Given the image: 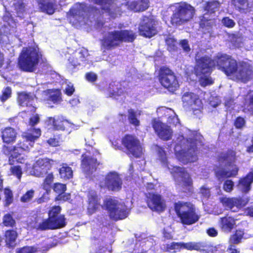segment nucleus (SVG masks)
I'll list each match as a JSON object with an SVG mask.
<instances>
[{"mask_svg":"<svg viewBox=\"0 0 253 253\" xmlns=\"http://www.w3.org/2000/svg\"><path fill=\"white\" fill-rule=\"evenodd\" d=\"M39 48L33 46L23 47L17 59V65L21 71L32 73L36 71L42 59Z\"/></svg>","mask_w":253,"mask_h":253,"instance_id":"1","label":"nucleus"},{"mask_svg":"<svg viewBox=\"0 0 253 253\" xmlns=\"http://www.w3.org/2000/svg\"><path fill=\"white\" fill-rule=\"evenodd\" d=\"M215 66L214 60L208 55H206L196 59L194 72L199 77L200 85L201 86L206 87L214 83V81L210 75Z\"/></svg>","mask_w":253,"mask_h":253,"instance_id":"2","label":"nucleus"},{"mask_svg":"<svg viewBox=\"0 0 253 253\" xmlns=\"http://www.w3.org/2000/svg\"><path fill=\"white\" fill-rule=\"evenodd\" d=\"M135 39L136 35L131 30H114L102 38L101 46L105 50H111L120 46L123 42H132Z\"/></svg>","mask_w":253,"mask_h":253,"instance_id":"3","label":"nucleus"},{"mask_svg":"<svg viewBox=\"0 0 253 253\" xmlns=\"http://www.w3.org/2000/svg\"><path fill=\"white\" fill-rule=\"evenodd\" d=\"M174 210L182 225H191L200 218L195 206L190 202L178 201L174 204Z\"/></svg>","mask_w":253,"mask_h":253,"instance_id":"4","label":"nucleus"},{"mask_svg":"<svg viewBox=\"0 0 253 253\" xmlns=\"http://www.w3.org/2000/svg\"><path fill=\"white\" fill-rule=\"evenodd\" d=\"M33 147L34 145L28 140L25 138H22L19 140L15 145H2L1 152L2 154L8 157V164L13 166L15 164V159L25 152H29Z\"/></svg>","mask_w":253,"mask_h":253,"instance_id":"5","label":"nucleus"},{"mask_svg":"<svg viewBox=\"0 0 253 253\" xmlns=\"http://www.w3.org/2000/svg\"><path fill=\"white\" fill-rule=\"evenodd\" d=\"M195 14V8L186 2H181L176 7L170 18L173 25H181L192 20Z\"/></svg>","mask_w":253,"mask_h":253,"instance_id":"6","label":"nucleus"},{"mask_svg":"<svg viewBox=\"0 0 253 253\" xmlns=\"http://www.w3.org/2000/svg\"><path fill=\"white\" fill-rule=\"evenodd\" d=\"M104 205L110 218L116 221L126 218L130 213V209L126 206L118 204L112 198L105 199Z\"/></svg>","mask_w":253,"mask_h":253,"instance_id":"7","label":"nucleus"},{"mask_svg":"<svg viewBox=\"0 0 253 253\" xmlns=\"http://www.w3.org/2000/svg\"><path fill=\"white\" fill-rule=\"evenodd\" d=\"M214 60L217 69L223 72L226 76L234 75L238 70V64L237 60L231 55L220 54L214 56Z\"/></svg>","mask_w":253,"mask_h":253,"instance_id":"8","label":"nucleus"},{"mask_svg":"<svg viewBox=\"0 0 253 253\" xmlns=\"http://www.w3.org/2000/svg\"><path fill=\"white\" fill-rule=\"evenodd\" d=\"M121 143L126 150V154L129 157L139 158L143 155L142 145L135 135H124L121 139Z\"/></svg>","mask_w":253,"mask_h":253,"instance_id":"9","label":"nucleus"},{"mask_svg":"<svg viewBox=\"0 0 253 253\" xmlns=\"http://www.w3.org/2000/svg\"><path fill=\"white\" fill-rule=\"evenodd\" d=\"M159 82L164 88L172 93L179 87L178 80L175 74L167 67L159 69Z\"/></svg>","mask_w":253,"mask_h":253,"instance_id":"10","label":"nucleus"},{"mask_svg":"<svg viewBox=\"0 0 253 253\" xmlns=\"http://www.w3.org/2000/svg\"><path fill=\"white\" fill-rule=\"evenodd\" d=\"M183 107L192 111L197 116L202 114L203 104L198 94L187 91L184 92L181 97Z\"/></svg>","mask_w":253,"mask_h":253,"instance_id":"11","label":"nucleus"},{"mask_svg":"<svg viewBox=\"0 0 253 253\" xmlns=\"http://www.w3.org/2000/svg\"><path fill=\"white\" fill-rule=\"evenodd\" d=\"M66 225L65 215L50 217L43 220L38 225L37 229L44 231L63 228Z\"/></svg>","mask_w":253,"mask_h":253,"instance_id":"12","label":"nucleus"},{"mask_svg":"<svg viewBox=\"0 0 253 253\" xmlns=\"http://www.w3.org/2000/svg\"><path fill=\"white\" fill-rule=\"evenodd\" d=\"M47 120L48 124L52 125V129L54 130L67 131L70 132L74 128V125L62 115L48 117Z\"/></svg>","mask_w":253,"mask_h":253,"instance_id":"13","label":"nucleus"},{"mask_svg":"<svg viewBox=\"0 0 253 253\" xmlns=\"http://www.w3.org/2000/svg\"><path fill=\"white\" fill-rule=\"evenodd\" d=\"M104 184L100 187L107 188L112 191H119L122 189V180L120 175L115 171L107 173L103 179Z\"/></svg>","mask_w":253,"mask_h":253,"instance_id":"14","label":"nucleus"},{"mask_svg":"<svg viewBox=\"0 0 253 253\" xmlns=\"http://www.w3.org/2000/svg\"><path fill=\"white\" fill-rule=\"evenodd\" d=\"M186 142L188 146L187 150H180L176 153L177 158L183 163L185 160H187V162L193 161L196 157L195 154L197 150L196 140L189 138L186 139Z\"/></svg>","mask_w":253,"mask_h":253,"instance_id":"15","label":"nucleus"},{"mask_svg":"<svg viewBox=\"0 0 253 253\" xmlns=\"http://www.w3.org/2000/svg\"><path fill=\"white\" fill-rule=\"evenodd\" d=\"M100 163L97 159L85 154L82 155L81 167L83 171L87 175H91L95 171Z\"/></svg>","mask_w":253,"mask_h":253,"instance_id":"16","label":"nucleus"},{"mask_svg":"<svg viewBox=\"0 0 253 253\" xmlns=\"http://www.w3.org/2000/svg\"><path fill=\"white\" fill-rule=\"evenodd\" d=\"M87 211L89 214L95 213L102 207L100 204V198L96 191H89L87 195Z\"/></svg>","mask_w":253,"mask_h":253,"instance_id":"17","label":"nucleus"},{"mask_svg":"<svg viewBox=\"0 0 253 253\" xmlns=\"http://www.w3.org/2000/svg\"><path fill=\"white\" fill-rule=\"evenodd\" d=\"M55 163V161L47 158H39L35 163V170L39 176H43L46 174L52 166Z\"/></svg>","mask_w":253,"mask_h":253,"instance_id":"18","label":"nucleus"},{"mask_svg":"<svg viewBox=\"0 0 253 253\" xmlns=\"http://www.w3.org/2000/svg\"><path fill=\"white\" fill-rule=\"evenodd\" d=\"M18 133L16 130L11 126H6L0 129V137L3 145H8L14 143L17 139Z\"/></svg>","mask_w":253,"mask_h":253,"instance_id":"19","label":"nucleus"},{"mask_svg":"<svg viewBox=\"0 0 253 253\" xmlns=\"http://www.w3.org/2000/svg\"><path fill=\"white\" fill-rule=\"evenodd\" d=\"M157 30L154 26L152 21L147 18L144 19L138 27L139 34L145 38H150L157 34Z\"/></svg>","mask_w":253,"mask_h":253,"instance_id":"20","label":"nucleus"},{"mask_svg":"<svg viewBox=\"0 0 253 253\" xmlns=\"http://www.w3.org/2000/svg\"><path fill=\"white\" fill-rule=\"evenodd\" d=\"M237 219L233 216L226 214L219 218L218 220V226L224 233H230L237 226Z\"/></svg>","mask_w":253,"mask_h":253,"instance_id":"21","label":"nucleus"},{"mask_svg":"<svg viewBox=\"0 0 253 253\" xmlns=\"http://www.w3.org/2000/svg\"><path fill=\"white\" fill-rule=\"evenodd\" d=\"M253 72L251 66L247 63L242 62L239 63L237 72L234 75L238 79L246 83L251 79Z\"/></svg>","mask_w":253,"mask_h":253,"instance_id":"22","label":"nucleus"},{"mask_svg":"<svg viewBox=\"0 0 253 253\" xmlns=\"http://www.w3.org/2000/svg\"><path fill=\"white\" fill-rule=\"evenodd\" d=\"M253 183V169H252L245 176L238 180L236 186L243 193H247L251 189Z\"/></svg>","mask_w":253,"mask_h":253,"instance_id":"23","label":"nucleus"},{"mask_svg":"<svg viewBox=\"0 0 253 253\" xmlns=\"http://www.w3.org/2000/svg\"><path fill=\"white\" fill-rule=\"evenodd\" d=\"M42 131L40 128L31 127L24 132L21 136L22 138H25L29 142L34 145L35 142L41 136Z\"/></svg>","mask_w":253,"mask_h":253,"instance_id":"24","label":"nucleus"},{"mask_svg":"<svg viewBox=\"0 0 253 253\" xmlns=\"http://www.w3.org/2000/svg\"><path fill=\"white\" fill-rule=\"evenodd\" d=\"M84 8L81 6L77 7H72L69 11L68 18L70 22L77 24L84 17Z\"/></svg>","mask_w":253,"mask_h":253,"instance_id":"25","label":"nucleus"},{"mask_svg":"<svg viewBox=\"0 0 253 253\" xmlns=\"http://www.w3.org/2000/svg\"><path fill=\"white\" fill-rule=\"evenodd\" d=\"M236 152L231 149H228L226 152H221L217 158L219 163L226 162L228 166H230L236 160Z\"/></svg>","mask_w":253,"mask_h":253,"instance_id":"26","label":"nucleus"},{"mask_svg":"<svg viewBox=\"0 0 253 253\" xmlns=\"http://www.w3.org/2000/svg\"><path fill=\"white\" fill-rule=\"evenodd\" d=\"M149 0H132L127 1V5L129 8L135 12L143 11L149 7Z\"/></svg>","mask_w":253,"mask_h":253,"instance_id":"27","label":"nucleus"},{"mask_svg":"<svg viewBox=\"0 0 253 253\" xmlns=\"http://www.w3.org/2000/svg\"><path fill=\"white\" fill-rule=\"evenodd\" d=\"M38 3L42 12L49 15L54 13L56 7L55 0H38Z\"/></svg>","mask_w":253,"mask_h":253,"instance_id":"28","label":"nucleus"},{"mask_svg":"<svg viewBox=\"0 0 253 253\" xmlns=\"http://www.w3.org/2000/svg\"><path fill=\"white\" fill-rule=\"evenodd\" d=\"M5 245L9 248H13L16 245V241L18 237V233L16 230L8 229L3 235Z\"/></svg>","mask_w":253,"mask_h":253,"instance_id":"29","label":"nucleus"},{"mask_svg":"<svg viewBox=\"0 0 253 253\" xmlns=\"http://www.w3.org/2000/svg\"><path fill=\"white\" fill-rule=\"evenodd\" d=\"M220 202L226 208L232 209L234 207H240L242 206V200L238 198H228L223 197L220 198Z\"/></svg>","mask_w":253,"mask_h":253,"instance_id":"30","label":"nucleus"},{"mask_svg":"<svg viewBox=\"0 0 253 253\" xmlns=\"http://www.w3.org/2000/svg\"><path fill=\"white\" fill-rule=\"evenodd\" d=\"M35 95L31 92L22 91L18 93L17 100L18 103L22 106H28L34 100Z\"/></svg>","mask_w":253,"mask_h":253,"instance_id":"31","label":"nucleus"},{"mask_svg":"<svg viewBox=\"0 0 253 253\" xmlns=\"http://www.w3.org/2000/svg\"><path fill=\"white\" fill-rule=\"evenodd\" d=\"M95 4L101 6V9L109 15L114 14L112 9L114 7V0H92Z\"/></svg>","mask_w":253,"mask_h":253,"instance_id":"32","label":"nucleus"},{"mask_svg":"<svg viewBox=\"0 0 253 253\" xmlns=\"http://www.w3.org/2000/svg\"><path fill=\"white\" fill-rule=\"evenodd\" d=\"M145 195L148 207L153 211H158V195L148 192Z\"/></svg>","mask_w":253,"mask_h":253,"instance_id":"33","label":"nucleus"},{"mask_svg":"<svg viewBox=\"0 0 253 253\" xmlns=\"http://www.w3.org/2000/svg\"><path fill=\"white\" fill-rule=\"evenodd\" d=\"M239 168L236 166L230 171L221 169L215 171V174L218 179L235 177L238 174Z\"/></svg>","mask_w":253,"mask_h":253,"instance_id":"34","label":"nucleus"},{"mask_svg":"<svg viewBox=\"0 0 253 253\" xmlns=\"http://www.w3.org/2000/svg\"><path fill=\"white\" fill-rule=\"evenodd\" d=\"M172 135V131L170 126H165L159 121V138L164 140L171 139Z\"/></svg>","mask_w":253,"mask_h":253,"instance_id":"35","label":"nucleus"},{"mask_svg":"<svg viewBox=\"0 0 253 253\" xmlns=\"http://www.w3.org/2000/svg\"><path fill=\"white\" fill-rule=\"evenodd\" d=\"M60 178L65 180H68L73 177L72 168L66 163H62L58 169Z\"/></svg>","mask_w":253,"mask_h":253,"instance_id":"36","label":"nucleus"},{"mask_svg":"<svg viewBox=\"0 0 253 253\" xmlns=\"http://www.w3.org/2000/svg\"><path fill=\"white\" fill-rule=\"evenodd\" d=\"M175 172H177L178 175L182 179L185 186L192 187V179L185 168L177 167Z\"/></svg>","mask_w":253,"mask_h":253,"instance_id":"37","label":"nucleus"},{"mask_svg":"<svg viewBox=\"0 0 253 253\" xmlns=\"http://www.w3.org/2000/svg\"><path fill=\"white\" fill-rule=\"evenodd\" d=\"M124 94V91L121 87H118L115 83H112L109 84L108 88V97H111L117 99L119 96Z\"/></svg>","mask_w":253,"mask_h":253,"instance_id":"38","label":"nucleus"},{"mask_svg":"<svg viewBox=\"0 0 253 253\" xmlns=\"http://www.w3.org/2000/svg\"><path fill=\"white\" fill-rule=\"evenodd\" d=\"M207 247V245L206 244L203 242H190L184 243V249H186L188 251L195 250L197 251H200L205 250V248Z\"/></svg>","mask_w":253,"mask_h":253,"instance_id":"39","label":"nucleus"},{"mask_svg":"<svg viewBox=\"0 0 253 253\" xmlns=\"http://www.w3.org/2000/svg\"><path fill=\"white\" fill-rule=\"evenodd\" d=\"M245 234V230L243 229L236 230L234 233L229 237V242L233 245L240 243L244 238Z\"/></svg>","mask_w":253,"mask_h":253,"instance_id":"40","label":"nucleus"},{"mask_svg":"<svg viewBox=\"0 0 253 253\" xmlns=\"http://www.w3.org/2000/svg\"><path fill=\"white\" fill-rule=\"evenodd\" d=\"M2 223L6 227L14 228L16 226V221L13 217V212H7L4 214L2 217Z\"/></svg>","mask_w":253,"mask_h":253,"instance_id":"41","label":"nucleus"},{"mask_svg":"<svg viewBox=\"0 0 253 253\" xmlns=\"http://www.w3.org/2000/svg\"><path fill=\"white\" fill-rule=\"evenodd\" d=\"M54 180V175L52 172L47 174L44 178L42 184V187L48 193L50 192L52 187V183Z\"/></svg>","mask_w":253,"mask_h":253,"instance_id":"42","label":"nucleus"},{"mask_svg":"<svg viewBox=\"0 0 253 253\" xmlns=\"http://www.w3.org/2000/svg\"><path fill=\"white\" fill-rule=\"evenodd\" d=\"M128 120L129 124L135 127L140 126V121L136 118V112L132 109L128 110Z\"/></svg>","mask_w":253,"mask_h":253,"instance_id":"43","label":"nucleus"},{"mask_svg":"<svg viewBox=\"0 0 253 253\" xmlns=\"http://www.w3.org/2000/svg\"><path fill=\"white\" fill-rule=\"evenodd\" d=\"M47 92L50 94L49 100L54 103H57L61 100V93L59 90H53L52 89H48Z\"/></svg>","mask_w":253,"mask_h":253,"instance_id":"44","label":"nucleus"},{"mask_svg":"<svg viewBox=\"0 0 253 253\" xmlns=\"http://www.w3.org/2000/svg\"><path fill=\"white\" fill-rule=\"evenodd\" d=\"M73 55H77L82 62L85 61L89 55L88 50L84 47L79 48L73 53Z\"/></svg>","mask_w":253,"mask_h":253,"instance_id":"45","label":"nucleus"},{"mask_svg":"<svg viewBox=\"0 0 253 253\" xmlns=\"http://www.w3.org/2000/svg\"><path fill=\"white\" fill-rule=\"evenodd\" d=\"M232 3L238 9L247 10L249 7L248 0H231Z\"/></svg>","mask_w":253,"mask_h":253,"instance_id":"46","label":"nucleus"},{"mask_svg":"<svg viewBox=\"0 0 253 253\" xmlns=\"http://www.w3.org/2000/svg\"><path fill=\"white\" fill-rule=\"evenodd\" d=\"M165 42L169 51H175L176 50L177 42L176 40L173 37L170 36L167 37L165 40Z\"/></svg>","mask_w":253,"mask_h":253,"instance_id":"47","label":"nucleus"},{"mask_svg":"<svg viewBox=\"0 0 253 253\" xmlns=\"http://www.w3.org/2000/svg\"><path fill=\"white\" fill-rule=\"evenodd\" d=\"M13 5L17 14H22L25 12V5L23 0H16Z\"/></svg>","mask_w":253,"mask_h":253,"instance_id":"48","label":"nucleus"},{"mask_svg":"<svg viewBox=\"0 0 253 253\" xmlns=\"http://www.w3.org/2000/svg\"><path fill=\"white\" fill-rule=\"evenodd\" d=\"M234 186V181L231 179H227L224 180L223 183L222 189L226 193H231L233 191Z\"/></svg>","mask_w":253,"mask_h":253,"instance_id":"49","label":"nucleus"},{"mask_svg":"<svg viewBox=\"0 0 253 253\" xmlns=\"http://www.w3.org/2000/svg\"><path fill=\"white\" fill-rule=\"evenodd\" d=\"M244 111L253 114V94L250 95L244 104Z\"/></svg>","mask_w":253,"mask_h":253,"instance_id":"50","label":"nucleus"},{"mask_svg":"<svg viewBox=\"0 0 253 253\" xmlns=\"http://www.w3.org/2000/svg\"><path fill=\"white\" fill-rule=\"evenodd\" d=\"M4 194L5 195V206H8L12 203L13 201V196L12 191L8 189L5 188L4 189Z\"/></svg>","mask_w":253,"mask_h":253,"instance_id":"51","label":"nucleus"},{"mask_svg":"<svg viewBox=\"0 0 253 253\" xmlns=\"http://www.w3.org/2000/svg\"><path fill=\"white\" fill-rule=\"evenodd\" d=\"M69 65L71 66L72 68H75L80 65L82 62L79 57L77 55L71 54L68 58Z\"/></svg>","mask_w":253,"mask_h":253,"instance_id":"52","label":"nucleus"},{"mask_svg":"<svg viewBox=\"0 0 253 253\" xmlns=\"http://www.w3.org/2000/svg\"><path fill=\"white\" fill-rule=\"evenodd\" d=\"M61 136V134L54 135L53 137L49 138L46 142L52 147H57L59 145L60 141H62Z\"/></svg>","mask_w":253,"mask_h":253,"instance_id":"53","label":"nucleus"},{"mask_svg":"<svg viewBox=\"0 0 253 253\" xmlns=\"http://www.w3.org/2000/svg\"><path fill=\"white\" fill-rule=\"evenodd\" d=\"M61 208L59 206H54L49 210L48 217L63 215L61 214Z\"/></svg>","mask_w":253,"mask_h":253,"instance_id":"54","label":"nucleus"},{"mask_svg":"<svg viewBox=\"0 0 253 253\" xmlns=\"http://www.w3.org/2000/svg\"><path fill=\"white\" fill-rule=\"evenodd\" d=\"M52 188L53 191L58 194L64 193V192H65L67 190L66 184L59 182L54 183Z\"/></svg>","mask_w":253,"mask_h":253,"instance_id":"55","label":"nucleus"},{"mask_svg":"<svg viewBox=\"0 0 253 253\" xmlns=\"http://www.w3.org/2000/svg\"><path fill=\"white\" fill-rule=\"evenodd\" d=\"M35 191L33 189L28 190L20 198V201L22 203H27L30 202L34 197Z\"/></svg>","mask_w":253,"mask_h":253,"instance_id":"56","label":"nucleus"},{"mask_svg":"<svg viewBox=\"0 0 253 253\" xmlns=\"http://www.w3.org/2000/svg\"><path fill=\"white\" fill-rule=\"evenodd\" d=\"M71 198V195L70 193L64 192V193L58 194L55 198V201L65 202L70 201Z\"/></svg>","mask_w":253,"mask_h":253,"instance_id":"57","label":"nucleus"},{"mask_svg":"<svg viewBox=\"0 0 253 253\" xmlns=\"http://www.w3.org/2000/svg\"><path fill=\"white\" fill-rule=\"evenodd\" d=\"M246 123V121L245 118L239 116L234 120V126L237 129H241L245 126Z\"/></svg>","mask_w":253,"mask_h":253,"instance_id":"58","label":"nucleus"},{"mask_svg":"<svg viewBox=\"0 0 253 253\" xmlns=\"http://www.w3.org/2000/svg\"><path fill=\"white\" fill-rule=\"evenodd\" d=\"M11 95V89L9 86H7L2 90L0 99L2 102H4L10 97Z\"/></svg>","mask_w":253,"mask_h":253,"instance_id":"59","label":"nucleus"},{"mask_svg":"<svg viewBox=\"0 0 253 253\" xmlns=\"http://www.w3.org/2000/svg\"><path fill=\"white\" fill-rule=\"evenodd\" d=\"M199 194L202 198L207 200L211 196L210 189L204 186H201L200 188Z\"/></svg>","mask_w":253,"mask_h":253,"instance_id":"60","label":"nucleus"},{"mask_svg":"<svg viewBox=\"0 0 253 253\" xmlns=\"http://www.w3.org/2000/svg\"><path fill=\"white\" fill-rule=\"evenodd\" d=\"M222 23L223 26L228 28H232L235 25L234 20L228 17H223L222 19Z\"/></svg>","mask_w":253,"mask_h":253,"instance_id":"61","label":"nucleus"},{"mask_svg":"<svg viewBox=\"0 0 253 253\" xmlns=\"http://www.w3.org/2000/svg\"><path fill=\"white\" fill-rule=\"evenodd\" d=\"M84 78L87 81L90 83H94L97 80V75L92 72L86 73L84 75Z\"/></svg>","mask_w":253,"mask_h":253,"instance_id":"62","label":"nucleus"},{"mask_svg":"<svg viewBox=\"0 0 253 253\" xmlns=\"http://www.w3.org/2000/svg\"><path fill=\"white\" fill-rule=\"evenodd\" d=\"M10 171L12 174L16 175L18 178L20 179L21 178L22 172L20 166H13L11 167Z\"/></svg>","mask_w":253,"mask_h":253,"instance_id":"63","label":"nucleus"},{"mask_svg":"<svg viewBox=\"0 0 253 253\" xmlns=\"http://www.w3.org/2000/svg\"><path fill=\"white\" fill-rule=\"evenodd\" d=\"M40 122V117L38 114L31 117L28 121L29 126L32 127H34L35 126L37 125Z\"/></svg>","mask_w":253,"mask_h":253,"instance_id":"64","label":"nucleus"}]
</instances>
